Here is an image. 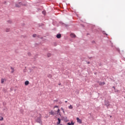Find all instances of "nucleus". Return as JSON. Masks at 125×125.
<instances>
[{"label": "nucleus", "instance_id": "423d86ee", "mask_svg": "<svg viewBox=\"0 0 125 125\" xmlns=\"http://www.w3.org/2000/svg\"><path fill=\"white\" fill-rule=\"evenodd\" d=\"M105 105L106 106H109L110 105V103L108 102H105Z\"/></svg>", "mask_w": 125, "mask_h": 125}, {"label": "nucleus", "instance_id": "0eeeda50", "mask_svg": "<svg viewBox=\"0 0 125 125\" xmlns=\"http://www.w3.org/2000/svg\"><path fill=\"white\" fill-rule=\"evenodd\" d=\"M30 83V82L29 81H26L25 82V85H28Z\"/></svg>", "mask_w": 125, "mask_h": 125}, {"label": "nucleus", "instance_id": "f03ea898", "mask_svg": "<svg viewBox=\"0 0 125 125\" xmlns=\"http://www.w3.org/2000/svg\"><path fill=\"white\" fill-rule=\"evenodd\" d=\"M77 123H79V124H82V120L81 119H80V118H79V117L77 118Z\"/></svg>", "mask_w": 125, "mask_h": 125}, {"label": "nucleus", "instance_id": "a211bd4d", "mask_svg": "<svg viewBox=\"0 0 125 125\" xmlns=\"http://www.w3.org/2000/svg\"><path fill=\"white\" fill-rule=\"evenodd\" d=\"M47 56H48V57H50V56H51V54H48Z\"/></svg>", "mask_w": 125, "mask_h": 125}, {"label": "nucleus", "instance_id": "4be33fe9", "mask_svg": "<svg viewBox=\"0 0 125 125\" xmlns=\"http://www.w3.org/2000/svg\"><path fill=\"white\" fill-rule=\"evenodd\" d=\"M54 108H58V106L55 105V106L54 107Z\"/></svg>", "mask_w": 125, "mask_h": 125}, {"label": "nucleus", "instance_id": "f3484780", "mask_svg": "<svg viewBox=\"0 0 125 125\" xmlns=\"http://www.w3.org/2000/svg\"><path fill=\"white\" fill-rule=\"evenodd\" d=\"M33 38H36V37H37V35L36 34H34L33 35Z\"/></svg>", "mask_w": 125, "mask_h": 125}, {"label": "nucleus", "instance_id": "7ed1b4c3", "mask_svg": "<svg viewBox=\"0 0 125 125\" xmlns=\"http://www.w3.org/2000/svg\"><path fill=\"white\" fill-rule=\"evenodd\" d=\"M58 122H57V125H60V124L61 123V120L60 118H58Z\"/></svg>", "mask_w": 125, "mask_h": 125}, {"label": "nucleus", "instance_id": "6ab92c4d", "mask_svg": "<svg viewBox=\"0 0 125 125\" xmlns=\"http://www.w3.org/2000/svg\"><path fill=\"white\" fill-rule=\"evenodd\" d=\"M61 110H62L63 113H65V111H64V109L63 108V107L61 108Z\"/></svg>", "mask_w": 125, "mask_h": 125}, {"label": "nucleus", "instance_id": "412c9836", "mask_svg": "<svg viewBox=\"0 0 125 125\" xmlns=\"http://www.w3.org/2000/svg\"><path fill=\"white\" fill-rule=\"evenodd\" d=\"M42 14H44V15L45 14V11H42Z\"/></svg>", "mask_w": 125, "mask_h": 125}, {"label": "nucleus", "instance_id": "9d476101", "mask_svg": "<svg viewBox=\"0 0 125 125\" xmlns=\"http://www.w3.org/2000/svg\"><path fill=\"white\" fill-rule=\"evenodd\" d=\"M48 78H49V79H51V78H52V75H51V74H48Z\"/></svg>", "mask_w": 125, "mask_h": 125}, {"label": "nucleus", "instance_id": "39448f33", "mask_svg": "<svg viewBox=\"0 0 125 125\" xmlns=\"http://www.w3.org/2000/svg\"><path fill=\"white\" fill-rule=\"evenodd\" d=\"M99 84L100 85H104V84H105V83L104 82H99Z\"/></svg>", "mask_w": 125, "mask_h": 125}, {"label": "nucleus", "instance_id": "20e7f679", "mask_svg": "<svg viewBox=\"0 0 125 125\" xmlns=\"http://www.w3.org/2000/svg\"><path fill=\"white\" fill-rule=\"evenodd\" d=\"M70 37L71 38H76V35H75V34H74V33H71L70 34Z\"/></svg>", "mask_w": 125, "mask_h": 125}, {"label": "nucleus", "instance_id": "ddd939ff", "mask_svg": "<svg viewBox=\"0 0 125 125\" xmlns=\"http://www.w3.org/2000/svg\"><path fill=\"white\" fill-rule=\"evenodd\" d=\"M68 108H69V109H73V105H70L68 106Z\"/></svg>", "mask_w": 125, "mask_h": 125}, {"label": "nucleus", "instance_id": "bb28decb", "mask_svg": "<svg viewBox=\"0 0 125 125\" xmlns=\"http://www.w3.org/2000/svg\"><path fill=\"white\" fill-rule=\"evenodd\" d=\"M59 115H60V113H59Z\"/></svg>", "mask_w": 125, "mask_h": 125}, {"label": "nucleus", "instance_id": "5701e85b", "mask_svg": "<svg viewBox=\"0 0 125 125\" xmlns=\"http://www.w3.org/2000/svg\"><path fill=\"white\" fill-rule=\"evenodd\" d=\"M8 22H9V23H12V21H8Z\"/></svg>", "mask_w": 125, "mask_h": 125}, {"label": "nucleus", "instance_id": "1a4fd4ad", "mask_svg": "<svg viewBox=\"0 0 125 125\" xmlns=\"http://www.w3.org/2000/svg\"><path fill=\"white\" fill-rule=\"evenodd\" d=\"M11 70H12V71H11L12 74L13 73H14V68H13V67H11Z\"/></svg>", "mask_w": 125, "mask_h": 125}, {"label": "nucleus", "instance_id": "6e6552de", "mask_svg": "<svg viewBox=\"0 0 125 125\" xmlns=\"http://www.w3.org/2000/svg\"><path fill=\"white\" fill-rule=\"evenodd\" d=\"M57 39H60L61 38V34H57Z\"/></svg>", "mask_w": 125, "mask_h": 125}, {"label": "nucleus", "instance_id": "4468645a", "mask_svg": "<svg viewBox=\"0 0 125 125\" xmlns=\"http://www.w3.org/2000/svg\"><path fill=\"white\" fill-rule=\"evenodd\" d=\"M67 125H74V123H73V122H71V123H67Z\"/></svg>", "mask_w": 125, "mask_h": 125}, {"label": "nucleus", "instance_id": "f257e3e1", "mask_svg": "<svg viewBox=\"0 0 125 125\" xmlns=\"http://www.w3.org/2000/svg\"><path fill=\"white\" fill-rule=\"evenodd\" d=\"M37 123H39V124H42V114H39L38 115V118L36 120Z\"/></svg>", "mask_w": 125, "mask_h": 125}, {"label": "nucleus", "instance_id": "b1692460", "mask_svg": "<svg viewBox=\"0 0 125 125\" xmlns=\"http://www.w3.org/2000/svg\"><path fill=\"white\" fill-rule=\"evenodd\" d=\"M16 6H17V7H19V6L17 5V4H16Z\"/></svg>", "mask_w": 125, "mask_h": 125}, {"label": "nucleus", "instance_id": "a878e982", "mask_svg": "<svg viewBox=\"0 0 125 125\" xmlns=\"http://www.w3.org/2000/svg\"><path fill=\"white\" fill-rule=\"evenodd\" d=\"M65 102V103H67V101H66Z\"/></svg>", "mask_w": 125, "mask_h": 125}, {"label": "nucleus", "instance_id": "393cba45", "mask_svg": "<svg viewBox=\"0 0 125 125\" xmlns=\"http://www.w3.org/2000/svg\"><path fill=\"white\" fill-rule=\"evenodd\" d=\"M90 62H87V64H90Z\"/></svg>", "mask_w": 125, "mask_h": 125}, {"label": "nucleus", "instance_id": "9b49d317", "mask_svg": "<svg viewBox=\"0 0 125 125\" xmlns=\"http://www.w3.org/2000/svg\"><path fill=\"white\" fill-rule=\"evenodd\" d=\"M5 79H1V83H4Z\"/></svg>", "mask_w": 125, "mask_h": 125}, {"label": "nucleus", "instance_id": "aec40b11", "mask_svg": "<svg viewBox=\"0 0 125 125\" xmlns=\"http://www.w3.org/2000/svg\"><path fill=\"white\" fill-rule=\"evenodd\" d=\"M57 112H58V114L59 113H60V109H58V111H57Z\"/></svg>", "mask_w": 125, "mask_h": 125}, {"label": "nucleus", "instance_id": "f8f14e48", "mask_svg": "<svg viewBox=\"0 0 125 125\" xmlns=\"http://www.w3.org/2000/svg\"><path fill=\"white\" fill-rule=\"evenodd\" d=\"M49 113L51 115H54V112H53V111L51 110Z\"/></svg>", "mask_w": 125, "mask_h": 125}, {"label": "nucleus", "instance_id": "dca6fc26", "mask_svg": "<svg viewBox=\"0 0 125 125\" xmlns=\"http://www.w3.org/2000/svg\"><path fill=\"white\" fill-rule=\"evenodd\" d=\"M0 121H3V117H0Z\"/></svg>", "mask_w": 125, "mask_h": 125}, {"label": "nucleus", "instance_id": "2eb2a0df", "mask_svg": "<svg viewBox=\"0 0 125 125\" xmlns=\"http://www.w3.org/2000/svg\"><path fill=\"white\" fill-rule=\"evenodd\" d=\"M9 31H10L9 28H7V29H6V32L7 33L8 32H9Z\"/></svg>", "mask_w": 125, "mask_h": 125}]
</instances>
